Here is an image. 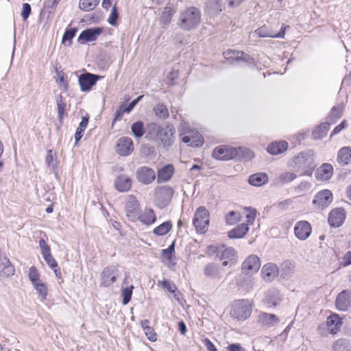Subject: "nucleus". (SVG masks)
<instances>
[{"label":"nucleus","instance_id":"1","mask_svg":"<svg viewBox=\"0 0 351 351\" xmlns=\"http://www.w3.org/2000/svg\"><path fill=\"white\" fill-rule=\"evenodd\" d=\"M261 267V261L256 255H250L241 265V274L239 278L241 286L246 285L251 287L252 282L250 276L256 273Z\"/></svg>","mask_w":351,"mask_h":351},{"label":"nucleus","instance_id":"2","mask_svg":"<svg viewBox=\"0 0 351 351\" xmlns=\"http://www.w3.org/2000/svg\"><path fill=\"white\" fill-rule=\"evenodd\" d=\"M150 128L152 130L156 132L159 146H161L165 150H169L173 145L176 139V129L173 125L172 124H167L164 126H160L154 123L150 125Z\"/></svg>","mask_w":351,"mask_h":351},{"label":"nucleus","instance_id":"3","mask_svg":"<svg viewBox=\"0 0 351 351\" xmlns=\"http://www.w3.org/2000/svg\"><path fill=\"white\" fill-rule=\"evenodd\" d=\"M201 22V12L195 7H189L182 11L179 16L178 26L186 31L196 29Z\"/></svg>","mask_w":351,"mask_h":351},{"label":"nucleus","instance_id":"4","mask_svg":"<svg viewBox=\"0 0 351 351\" xmlns=\"http://www.w3.org/2000/svg\"><path fill=\"white\" fill-rule=\"evenodd\" d=\"M252 311V306L248 300H239L233 303L230 315L238 321H244L251 315Z\"/></svg>","mask_w":351,"mask_h":351},{"label":"nucleus","instance_id":"5","mask_svg":"<svg viewBox=\"0 0 351 351\" xmlns=\"http://www.w3.org/2000/svg\"><path fill=\"white\" fill-rule=\"evenodd\" d=\"M193 223L199 233H205L209 225V212L204 206L198 207L195 213Z\"/></svg>","mask_w":351,"mask_h":351},{"label":"nucleus","instance_id":"6","mask_svg":"<svg viewBox=\"0 0 351 351\" xmlns=\"http://www.w3.org/2000/svg\"><path fill=\"white\" fill-rule=\"evenodd\" d=\"M119 271L117 266L110 265L106 267L100 274V286L108 287L114 283Z\"/></svg>","mask_w":351,"mask_h":351},{"label":"nucleus","instance_id":"7","mask_svg":"<svg viewBox=\"0 0 351 351\" xmlns=\"http://www.w3.org/2000/svg\"><path fill=\"white\" fill-rule=\"evenodd\" d=\"M125 212L128 219L136 221L141 212V206L136 197L133 195H128L125 199Z\"/></svg>","mask_w":351,"mask_h":351},{"label":"nucleus","instance_id":"8","mask_svg":"<svg viewBox=\"0 0 351 351\" xmlns=\"http://www.w3.org/2000/svg\"><path fill=\"white\" fill-rule=\"evenodd\" d=\"M313 163H315V162L311 152H300L292 159L293 168L297 171H301Z\"/></svg>","mask_w":351,"mask_h":351},{"label":"nucleus","instance_id":"9","mask_svg":"<svg viewBox=\"0 0 351 351\" xmlns=\"http://www.w3.org/2000/svg\"><path fill=\"white\" fill-rule=\"evenodd\" d=\"M236 147L229 145H220L213 152V157L219 160H230L235 158Z\"/></svg>","mask_w":351,"mask_h":351},{"label":"nucleus","instance_id":"10","mask_svg":"<svg viewBox=\"0 0 351 351\" xmlns=\"http://www.w3.org/2000/svg\"><path fill=\"white\" fill-rule=\"evenodd\" d=\"M332 193L330 190L325 189L318 192L313 199V204L317 209L324 210L332 201Z\"/></svg>","mask_w":351,"mask_h":351},{"label":"nucleus","instance_id":"11","mask_svg":"<svg viewBox=\"0 0 351 351\" xmlns=\"http://www.w3.org/2000/svg\"><path fill=\"white\" fill-rule=\"evenodd\" d=\"M102 77L90 73H85L84 74H81L78 77V82L80 86V89L82 92H88L90 91L92 87L96 84L97 82L101 79Z\"/></svg>","mask_w":351,"mask_h":351},{"label":"nucleus","instance_id":"12","mask_svg":"<svg viewBox=\"0 0 351 351\" xmlns=\"http://www.w3.org/2000/svg\"><path fill=\"white\" fill-rule=\"evenodd\" d=\"M173 190L169 186H164L156 193V201L160 208L167 206L171 202Z\"/></svg>","mask_w":351,"mask_h":351},{"label":"nucleus","instance_id":"13","mask_svg":"<svg viewBox=\"0 0 351 351\" xmlns=\"http://www.w3.org/2000/svg\"><path fill=\"white\" fill-rule=\"evenodd\" d=\"M102 32L103 28L100 27L87 28L80 33L77 41L80 44L95 41Z\"/></svg>","mask_w":351,"mask_h":351},{"label":"nucleus","instance_id":"14","mask_svg":"<svg viewBox=\"0 0 351 351\" xmlns=\"http://www.w3.org/2000/svg\"><path fill=\"white\" fill-rule=\"evenodd\" d=\"M133 150L134 144L130 138L123 136L117 141L116 152L120 156H129Z\"/></svg>","mask_w":351,"mask_h":351},{"label":"nucleus","instance_id":"15","mask_svg":"<svg viewBox=\"0 0 351 351\" xmlns=\"http://www.w3.org/2000/svg\"><path fill=\"white\" fill-rule=\"evenodd\" d=\"M335 306L339 311H348L351 307V291L348 290L341 291L335 300Z\"/></svg>","mask_w":351,"mask_h":351},{"label":"nucleus","instance_id":"16","mask_svg":"<svg viewBox=\"0 0 351 351\" xmlns=\"http://www.w3.org/2000/svg\"><path fill=\"white\" fill-rule=\"evenodd\" d=\"M333 171L334 169L332 165L325 162L316 169L315 172V177L317 180L326 182L332 177Z\"/></svg>","mask_w":351,"mask_h":351},{"label":"nucleus","instance_id":"17","mask_svg":"<svg viewBox=\"0 0 351 351\" xmlns=\"http://www.w3.org/2000/svg\"><path fill=\"white\" fill-rule=\"evenodd\" d=\"M136 178L140 182L149 184L155 180L156 173L154 169L148 167H141L136 171Z\"/></svg>","mask_w":351,"mask_h":351},{"label":"nucleus","instance_id":"18","mask_svg":"<svg viewBox=\"0 0 351 351\" xmlns=\"http://www.w3.org/2000/svg\"><path fill=\"white\" fill-rule=\"evenodd\" d=\"M346 219V213L343 208H337L332 210L328 215V223L335 228L341 226Z\"/></svg>","mask_w":351,"mask_h":351},{"label":"nucleus","instance_id":"19","mask_svg":"<svg viewBox=\"0 0 351 351\" xmlns=\"http://www.w3.org/2000/svg\"><path fill=\"white\" fill-rule=\"evenodd\" d=\"M311 233V224L306 221H298L294 227V234L300 240L306 239Z\"/></svg>","mask_w":351,"mask_h":351},{"label":"nucleus","instance_id":"20","mask_svg":"<svg viewBox=\"0 0 351 351\" xmlns=\"http://www.w3.org/2000/svg\"><path fill=\"white\" fill-rule=\"evenodd\" d=\"M278 273L279 268L273 263H268L264 265L261 269L263 278L268 282L273 280L278 276Z\"/></svg>","mask_w":351,"mask_h":351},{"label":"nucleus","instance_id":"21","mask_svg":"<svg viewBox=\"0 0 351 351\" xmlns=\"http://www.w3.org/2000/svg\"><path fill=\"white\" fill-rule=\"evenodd\" d=\"M279 322L278 317L274 314L261 312L258 315V323L262 326L270 328Z\"/></svg>","mask_w":351,"mask_h":351},{"label":"nucleus","instance_id":"22","mask_svg":"<svg viewBox=\"0 0 351 351\" xmlns=\"http://www.w3.org/2000/svg\"><path fill=\"white\" fill-rule=\"evenodd\" d=\"M224 246L217 249V254L221 260H229L230 264H234L237 261V251L232 247H228L222 250Z\"/></svg>","mask_w":351,"mask_h":351},{"label":"nucleus","instance_id":"23","mask_svg":"<svg viewBox=\"0 0 351 351\" xmlns=\"http://www.w3.org/2000/svg\"><path fill=\"white\" fill-rule=\"evenodd\" d=\"M56 101L57 105V113L58 118L60 122V124L62 125L63 123L64 118L65 115L67 114V104L65 98L62 95V94H58L56 95Z\"/></svg>","mask_w":351,"mask_h":351},{"label":"nucleus","instance_id":"24","mask_svg":"<svg viewBox=\"0 0 351 351\" xmlns=\"http://www.w3.org/2000/svg\"><path fill=\"white\" fill-rule=\"evenodd\" d=\"M132 180L125 175H120L114 180L115 189L119 192H127L132 187Z\"/></svg>","mask_w":351,"mask_h":351},{"label":"nucleus","instance_id":"25","mask_svg":"<svg viewBox=\"0 0 351 351\" xmlns=\"http://www.w3.org/2000/svg\"><path fill=\"white\" fill-rule=\"evenodd\" d=\"M337 161L341 166L348 165L351 163V147H341L337 156Z\"/></svg>","mask_w":351,"mask_h":351},{"label":"nucleus","instance_id":"26","mask_svg":"<svg viewBox=\"0 0 351 351\" xmlns=\"http://www.w3.org/2000/svg\"><path fill=\"white\" fill-rule=\"evenodd\" d=\"M288 148V143L285 141H275L269 144L267 151L272 155H278L285 152Z\"/></svg>","mask_w":351,"mask_h":351},{"label":"nucleus","instance_id":"27","mask_svg":"<svg viewBox=\"0 0 351 351\" xmlns=\"http://www.w3.org/2000/svg\"><path fill=\"white\" fill-rule=\"evenodd\" d=\"M249 231L248 223H241L228 232L230 239L243 238Z\"/></svg>","mask_w":351,"mask_h":351},{"label":"nucleus","instance_id":"28","mask_svg":"<svg viewBox=\"0 0 351 351\" xmlns=\"http://www.w3.org/2000/svg\"><path fill=\"white\" fill-rule=\"evenodd\" d=\"M326 325L330 333L336 334L339 331L342 322L337 315H332L327 318Z\"/></svg>","mask_w":351,"mask_h":351},{"label":"nucleus","instance_id":"29","mask_svg":"<svg viewBox=\"0 0 351 351\" xmlns=\"http://www.w3.org/2000/svg\"><path fill=\"white\" fill-rule=\"evenodd\" d=\"M280 300L281 297L277 289H270L266 294L265 303L269 308L276 307L279 304Z\"/></svg>","mask_w":351,"mask_h":351},{"label":"nucleus","instance_id":"30","mask_svg":"<svg viewBox=\"0 0 351 351\" xmlns=\"http://www.w3.org/2000/svg\"><path fill=\"white\" fill-rule=\"evenodd\" d=\"M174 172V167L172 165H167L160 169L158 172V182H166L169 181Z\"/></svg>","mask_w":351,"mask_h":351},{"label":"nucleus","instance_id":"31","mask_svg":"<svg viewBox=\"0 0 351 351\" xmlns=\"http://www.w3.org/2000/svg\"><path fill=\"white\" fill-rule=\"evenodd\" d=\"M138 220L145 225H151L156 221V217L154 210L152 208H146L142 214L138 215Z\"/></svg>","mask_w":351,"mask_h":351},{"label":"nucleus","instance_id":"32","mask_svg":"<svg viewBox=\"0 0 351 351\" xmlns=\"http://www.w3.org/2000/svg\"><path fill=\"white\" fill-rule=\"evenodd\" d=\"M295 268V263L289 260L285 261L280 265L279 271H280V276L283 278L291 276Z\"/></svg>","mask_w":351,"mask_h":351},{"label":"nucleus","instance_id":"33","mask_svg":"<svg viewBox=\"0 0 351 351\" xmlns=\"http://www.w3.org/2000/svg\"><path fill=\"white\" fill-rule=\"evenodd\" d=\"M254 157L253 152L246 147H236V153L234 160L240 161H248Z\"/></svg>","mask_w":351,"mask_h":351},{"label":"nucleus","instance_id":"34","mask_svg":"<svg viewBox=\"0 0 351 351\" xmlns=\"http://www.w3.org/2000/svg\"><path fill=\"white\" fill-rule=\"evenodd\" d=\"M268 182V176L265 173H257L252 174L248 179L250 185L261 186Z\"/></svg>","mask_w":351,"mask_h":351},{"label":"nucleus","instance_id":"35","mask_svg":"<svg viewBox=\"0 0 351 351\" xmlns=\"http://www.w3.org/2000/svg\"><path fill=\"white\" fill-rule=\"evenodd\" d=\"M330 129L329 123H323L317 125L312 132V136L315 140H319L325 137Z\"/></svg>","mask_w":351,"mask_h":351},{"label":"nucleus","instance_id":"36","mask_svg":"<svg viewBox=\"0 0 351 351\" xmlns=\"http://www.w3.org/2000/svg\"><path fill=\"white\" fill-rule=\"evenodd\" d=\"M182 141L193 147H201L204 143V138L199 134L194 136L186 135L182 136Z\"/></svg>","mask_w":351,"mask_h":351},{"label":"nucleus","instance_id":"37","mask_svg":"<svg viewBox=\"0 0 351 351\" xmlns=\"http://www.w3.org/2000/svg\"><path fill=\"white\" fill-rule=\"evenodd\" d=\"M172 228V223L170 221L163 222L160 225L156 227L153 232L158 236H163L167 234Z\"/></svg>","mask_w":351,"mask_h":351},{"label":"nucleus","instance_id":"38","mask_svg":"<svg viewBox=\"0 0 351 351\" xmlns=\"http://www.w3.org/2000/svg\"><path fill=\"white\" fill-rule=\"evenodd\" d=\"M99 3V0H80L79 7L84 12H89L95 9Z\"/></svg>","mask_w":351,"mask_h":351},{"label":"nucleus","instance_id":"39","mask_svg":"<svg viewBox=\"0 0 351 351\" xmlns=\"http://www.w3.org/2000/svg\"><path fill=\"white\" fill-rule=\"evenodd\" d=\"M77 29L76 27L66 28L62 36V43L65 45L70 46L71 40L75 37Z\"/></svg>","mask_w":351,"mask_h":351},{"label":"nucleus","instance_id":"40","mask_svg":"<svg viewBox=\"0 0 351 351\" xmlns=\"http://www.w3.org/2000/svg\"><path fill=\"white\" fill-rule=\"evenodd\" d=\"M204 274L208 277H217L219 274L218 265L215 263L207 264L204 267Z\"/></svg>","mask_w":351,"mask_h":351},{"label":"nucleus","instance_id":"41","mask_svg":"<svg viewBox=\"0 0 351 351\" xmlns=\"http://www.w3.org/2000/svg\"><path fill=\"white\" fill-rule=\"evenodd\" d=\"M131 130L136 138H141L145 134L144 123L141 121H136L132 125Z\"/></svg>","mask_w":351,"mask_h":351},{"label":"nucleus","instance_id":"42","mask_svg":"<svg viewBox=\"0 0 351 351\" xmlns=\"http://www.w3.org/2000/svg\"><path fill=\"white\" fill-rule=\"evenodd\" d=\"M175 11L170 7H165L161 16V23L167 25L171 23L172 16H173Z\"/></svg>","mask_w":351,"mask_h":351},{"label":"nucleus","instance_id":"43","mask_svg":"<svg viewBox=\"0 0 351 351\" xmlns=\"http://www.w3.org/2000/svg\"><path fill=\"white\" fill-rule=\"evenodd\" d=\"M154 111L156 116L161 118L166 119L169 117V111L167 108L163 104H158L154 108Z\"/></svg>","mask_w":351,"mask_h":351},{"label":"nucleus","instance_id":"44","mask_svg":"<svg viewBox=\"0 0 351 351\" xmlns=\"http://www.w3.org/2000/svg\"><path fill=\"white\" fill-rule=\"evenodd\" d=\"M254 32L260 38H272L274 36L272 30L266 25L260 27Z\"/></svg>","mask_w":351,"mask_h":351},{"label":"nucleus","instance_id":"45","mask_svg":"<svg viewBox=\"0 0 351 351\" xmlns=\"http://www.w3.org/2000/svg\"><path fill=\"white\" fill-rule=\"evenodd\" d=\"M134 286L130 285V287L123 288L122 289L121 296H122V304L123 305L128 304L132 298V292H133Z\"/></svg>","mask_w":351,"mask_h":351},{"label":"nucleus","instance_id":"46","mask_svg":"<svg viewBox=\"0 0 351 351\" xmlns=\"http://www.w3.org/2000/svg\"><path fill=\"white\" fill-rule=\"evenodd\" d=\"M241 215L239 213L236 211H230L226 215V221L228 225H234L239 221Z\"/></svg>","mask_w":351,"mask_h":351},{"label":"nucleus","instance_id":"47","mask_svg":"<svg viewBox=\"0 0 351 351\" xmlns=\"http://www.w3.org/2000/svg\"><path fill=\"white\" fill-rule=\"evenodd\" d=\"M343 112V107L341 106H334L329 114V119L331 122L334 123L337 119H339L341 115Z\"/></svg>","mask_w":351,"mask_h":351},{"label":"nucleus","instance_id":"48","mask_svg":"<svg viewBox=\"0 0 351 351\" xmlns=\"http://www.w3.org/2000/svg\"><path fill=\"white\" fill-rule=\"evenodd\" d=\"M158 285H160L163 289H167L172 293H175L178 289L175 283L169 279H164L162 281H159Z\"/></svg>","mask_w":351,"mask_h":351},{"label":"nucleus","instance_id":"49","mask_svg":"<svg viewBox=\"0 0 351 351\" xmlns=\"http://www.w3.org/2000/svg\"><path fill=\"white\" fill-rule=\"evenodd\" d=\"M239 53L240 51H234V50H227L223 52V57L228 60V61H239Z\"/></svg>","mask_w":351,"mask_h":351},{"label":"nucleus","instance_id":"50","mask_svg":"<svg viewBox=\"0 0 351 351\" xmlns=\"http://www.w3.org/2000/svg\"><path fill=\"white\" fill-rule=\"evenodd\" d=\"M119 14L117 10V7L116 5H114L112 9L111 10V13L108 19V22L112 26H116L117 25V20L119 19Z\"/></svg>","mask_w":351,"mask_h":351},{"label":"nucleus","instance_id":"51","mask_svg":"<svg viewBox=\"0 0 351 351\" xmlns=\"http://www.w3.org/2000/svg\"><path fill=\"white\" fill-rule=\"evenodd\" d=\"M297 176L295 173L292 172H285L279 176V181L282 184L291 182L296 178Z\"/></svg>","mask_w":351,"mask_h":351},{"label":"nucleus","instance_id":"52","mask_svg":"<svg viewBox=\"0 0 351 351\" xmlns=\"http://www.w3.org/2000/svg\"><path fill=\"white\" fill-rule=\"evenodd\" d=\"M34 288L43 300H45L47 295V288L43 282H37L34 285Z\"/></svg>","mask_w":351,"mask_h":351},{"label":"nucleus","instance_id":"53","mask_svg":"<svg viewBox=\"0 0 351 351\" xmlns=\"http://www.w3.org/2000/svg\"><path fill=\"white\" fill-rule=\"evenodd\" d=\"M333 348L335 351H347L348 342L345 339H338L334 343Z\"/></svg>","mask_w":351,"mask_h":351},{"label":"nucleus","instance_id":"54","mask_svg":"<svg viewBox=\"0 0 351 351\" xmlns=\"http://www.w3.org/2000/svg\"><path fill=\"white\" fill-rule=\"evenodd\" d=\"M245 209L248 211V213L246 214V223H248V226L250 225H252L253 224L254 220H255V218H256V209L254 208H252L250 207H247L245 208Z\"/></svg>","mask_w":351,"mask_h":351},{"label":"nucleus","instance_id":"55","mask_svg":"<svg viewBox=\"0 0 351 351\" xmlns=\"http://www.w3.org/2000/svg\"><path fill=\"white\" fill-rule=\"evenodd\" d=\"M239 61L244 62L245 63H246L248 65H251V64L254 65V64H255L254 58L253 57H252L250 55H249L242 51H240V53H239Z\"/></svg>","mask_w":351,"mask_h":351},{"label":"nucleus","instance_id":"56","mask_svg":"<svg viewBox=\"0 0 351 351\" xmlns=\"http://www.w3.org/2000/svg\"><path fill=\"white\" fill-rule=\"evenodd\" d=\"M48 266L51 269L58 267V263L52 256L51 252L43 255Z\"/></svg>","mask_w":351,"mask_h":351},{"label":"nucleus","instance_id":"57","mask_svg":"<svg viewBox=\"0 0 351 351\" xmlns=\"http://www.w3.org/2000/svg\"><path fill=\"white\" fill-rule=\"evenodd\" d=\"M39 277H40V275H39L36 268L34 266H32L29 268V280L33 283V285H34V284H36L37 282H38Z\"/></svg>","mask_w":351,"mask_h":351},{"label":"nucleus","instance_id":"58","mask_svg":"<svg viewBox=\"0 0 351 351\" xmlns=\"http://www.w3.org/2000/svg\"><path fill=\"white\" fill-rule=\"evenodd\" d=\"M32 12V8L29 3H23L22 11L21 13V17L23 21H26Z\"/></svg>","mask_w":351,"mask_h":351},{"label":"nucleus","instance_id":"59","mask_svg":"<svg viewBox=\"0 0 351 351\" xmlns=\"http://www.w3.org/2000/svg\"><path fill=\"white\" fill-rule=\"evenodd\" d=\"M143 97V95H140L138 97H136L135 99L132 101L128 105L125 104V111H126V113H130L134 108L137 105V104L142 99Z\"/></svg>","mask_w":351,"mask_h":351},{"label":"nucleus","instance_id":"60","mask_svg":"<svg viewBox=\"0 0 351 351\" xmlns=\"http://www.w3.org/2000/svg\"><path fill=\"white\" fill-rule=\"evenodd\" d=\"M39 246L41 250L42 255L51 252L50 246L47 243V242L43 239H41L39 241Z\"/></svg>","mask_w":351,"mask_h":351},{"label":"nucleus","instance_id":"61","mask_svg":"<svg viewBox=\"0 0 351 351\" xmlns=\"http://www.w3.org/2000/svg\"><path fill=\"white\" fill-rule=\"evenodd\" d=\"M175 251L174 244L170 245L167 248L162 250V254L168 259H171L172 254Z\"/></svg>","mask_w":351,"mask_h":351},{"label":"nucleus","instance_id":"62","mask_svg":"<svg viewBox=\"0 0 351 351\" xmlns=\"http://www.w3.org/2000/svg\"><path fill=\"white\" fill-rule=\"evenodd\" d=\"M124 110L125 104H121L114 113V122L120 120L122 118L123 114L126 112Z\"/></svg>","mask_w":351,"mask_h":351},{"label":"nucleus","instance_id":"63","mask_svg":"<svg viewBox=\"0 0 351 351\" xmlns=\"http://www.w3.org/2000/svg\"><path fill=\"white\" fill-rule=\"evenodd\" d=\"M1 271L6 276H12L14 274V268L12 265L3 267Z\"/></svg>","mask_w":351,"mask_h":351},{"label":"nucleus","instance_id":"64","mask_svg":"<svg viewBox=\"0 0 351 351\" xmlns=\"http://www.w3.org/2000/svg\"><path fill=\"white\" fill-rule=\"evenodd\" d=\"M228 351H245V348H243L239 343H232L230 344L227 348Z\"/></svg>","mask_w":351,"mask_h":351}]
</instances>
